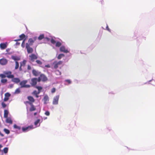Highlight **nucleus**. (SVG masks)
Segmentation results:
<instances>
[{
    "mask_svg": "<svg viewBox=\"0 0 155 155\" xmlns=\"http://www.w3.org/2000/svg\"><path fill=\"white\" fill-rule=\"evenodd\" d=\"M27 38V36H26L24 34H22L20 35V41L23 40V41H25Z\"/></svg>",
    "mask_w": 155,
    "mask_h": 155,
    "instance_id": "15",
    "label": "nucleus"
},
{
    "mask_svg": "<svg viewBox=\"0 0 155 155\" xmlns=\"http://www.w3.org/2000/svg\"><path fill=\"white\" fill-rule=\"evenodd\" d=\"M28 99L32 103L35 102V99L33 98V97L31 96H29L28 97Z\"/></svg>",
    "mask_w": 155,
    "mask_h": 155,
    "instance_id": "21",
    "label": "nucleus"
},
{
    "mask_svg": "<svg viewBox=\"0 0 155 155\" xmlns=\"http://www.w3.org/2000/svg\"><path fill=\"white\" fill-rule=\"evenodd\" d=\"M6 118V121L7 123L12 124V119L9 117Z\"/></svg>",
    "mask_w": 155,
    "mask_h": 155,
    "instance_id": "18",
    "label": "nucleus"
},
{
    "mask_svg": "<svg viewBox=\"0 0 155 155\" xmlns=\"http://www.w3.org/2000/svg\"><path fill=\"white\" fill-rule=\"evenodd\" d=\"M45 67L46 68H50L51 66L49 64H48L47 65H45Z\"/></svg>",
    "mask_w": 155,
    "mask_h": 155,
    "instance_id": "47",
    "label": "nucleus"
},
{
    "mask_svg": "<svg viewBox=\"0 0 155 155\" xmlns=\"http://www.w3.org/2000/svg\"><path fill=\"white\" fill-rule=\"evenodd\" d=\"M36 62L37 64L40 65H41L42 64V62L41 61L38 60H36Z\"/></svg>",
    "mask_w": 155,
    "mask_h": 155,
    "instance_id": "31",
    "label": "nucleus"
},
{
    "mask_svg": "<svg viewBox=\"0 0 155 155\" xmlns=\"http://www.w3.org/2000/svg\"><path fill=\"white\" fill-rule=\"evenodd\" d=\"M19 93V88H18V89H17L15 91V92L14 94H18Z\"/></svg>",
    "mask_w": 155,
    "mask_h": 155,
    "instance_id": "36",
    "label": "nucleus"
},
{
    "mask_svg": "<svg viewBox=\"0 0 155 155\" xmlns=\"http://www.w3.org/2000/svg\"><path fill=\"white\" fill-rule=\"evenodd\" d=\"M26 60H24L23 61L20 63V71L21 70V66H24L26 64Z\"/></svg>",
    "mask_w": 155,
    "mask_h": 155,
    "instance_id": "20",
    "label": "nucleus"
},
{
    "mask_svg": "<svg viewBox=\"0 0 155 155\" xmlns=\"http://www.w3.org/2000/svg\"><path fill=\"white\" fill-rule=\"evenodd\" d=\"M44 38V34L41 35L38 38L39 40H40Z\"/></svg>",
    "mask_w": 155,
    "mask_h": 155,
    "instance_id": "24",
    "label": "nucleus"
},
{
    "mask_svg": "<svg viewBox=\"0 0 155 155\" xmlns=\"http://www.w3.org/2000/svg\"><path fill=\"white\" fill-rule=\"evenodd\" d=\"M14 128L15 129H19V127L16 124H15L13 126Z\"/></svg>",
    "mask_w": 155,
    "mask_h": 155,
    "instance_id": "45",
    "label": "nucleus"
},
{
    "mask_svg": "<svg viewBox=\"0 0 155 155\" xmlns=\"http://www.w3.org/2000/svg\"><path fill=\"white\" fill-rule=\"evenodd\" d=\"M40 121V119H38L37 120H36L34 123V124L35 125H37L38 123H39Z\"/></svg>",
    "mask_w": 155,
    "mask_h": 155,
    "instance_id": "35",
    "label": "nucleus"
},
{
    "mask_svg": "<svg viewBox=\"0 0 155 155\" xmlns=\"http://www.w3.org/2000/svg\"><path fill=\"white\" fill-rule=\"evenodd\" d=\"M40 93V91H34L32 93V94L34 95L36 94H38Z\"/></svg>",
    "mask_w": 155,
    "mask_h": 155,
    "instance_id": "30",
    "label": "nucleus"
},
{
    "mask_svg": "<svg viewBox=\"0 0 155 155\" xmlns=\"http://www.w3.org/2000/svg\"><path fill=\"white\" fill-rule=\"evenodd\" d=\"M62 63L63 61H59L58 62L55 61L53 63L54 68L55 69H57L58 68V65L62 64Z\"/></svg>",
    "mask_w": 155,
    "mask_h": 155,
    "instance_id": "6",
    "label": "nucleus"
},
{
    "mask_svg": "<svg viewBox=\"0 0 155 155\" xmlns=\"http://www.w3.org/2000/svg\"><path fill=\"white\" fill-rule=\"evenodd\" d=\"M0 77H1L2 78H4L6 77V75L5 74H0Z\"/></svg>",
    "mask_w": 155,
    "mask_h": 155,
    "instance_id": "40",
    "label": "nucleus"
},
{
    "mask_svg": "<svg viewBox=\"0 0 155 155\" xmlns=\"http://www.w3.org/2000/svg\"><path fill=\"white\" fill-rule=\"evenodd\" d=\"M11 58L15 61H18L19 60V58L18 57L15 56H12Z\"/></svg>",
    "mask_w": 155,
    "mask_h": 155,
    "instance_id": "22",
    "label": "nucleus"
},
{
    "mask_svg": "<svg viewBox=\"0 0 155 155\" xmlns=\"http://www.w3.org/2000/svg\"><path fill=\"white\" fill-rule=\"evenodd\" d=\"M41 81V80L40 77L39 76L38 79H37V81L38 82H40Z\"/></svg>",
    "mask_w": 155,
    "mask_h": 155,
    "instance_id": "46",
    "label": "nucleus"
},
{
    "mask_svg": "<svg viewBox=\"0 0 155 155\" xmlns=\"http://www.w3.org/2000/svg\"><path fill=\"white\" fill-rule=\"evenodd\" d=\"M14 41H19V39H18L17 40H14Z\"/></svg>",
    "mask_w": 155,
    "mask_h": 155,
    "instance_id": "52",
    "label": "nucleus"
},
{
    "mask_svg": "<svg viewBox=\"0 0 155 155\" xmlns=\"http://www.w3.org/2000/svg\"><path fill=\"white\" fill-rule=\"evenodd\" d=\"M55 44V46L56 47H59L61 45V43L59 41L56 42Z\"/></svg>",
    "mask_w": 155,
    "mask_h": 155,
    "instance_id": "25",
    "label": "nucleus"
},
{
    "mask_svg": "<svg viewBox=\"0 0 155 155\" xmlns=\"http://www.w3.org/2000/svg\"><path fill=\"white\" fill-rule=\"evenodd\" d=\"M5 97L4 99V101H6L9 99V97L11 96V94L7 92L5 94Z\"/></svg>",
    "mask_w": 155,
    "mask_h": 155,
    "instance_id": "12",
    "label": "nucleus"
},
{
    "mask_svg": "<svg viewBox=\"0 0 155 155\" xmlns=\"http://www.w3.org/2000/svg\"><path fill=\"white\" fill-rule=\"evenodd\" d=\"M37 39L36 37H34L33 38H30L28 39V44H29V45L31 46L33 45L34 41L36 40Z\"/></svg>",
    "mask_w": 155,
    "mask_h": 155,
    "instance_id": "8",
    "label": "nucleus"
},
{
    "mask_svg": "<svg viewBox=\"0 0 155 155\" xmlns=\"http://www.w3.org/2000/svg\"><path fill=\"white\" fill-rule=\"evenodd\" d=\"M59 97V95H57L54 97L52 102V104H53L57 105L58 104Z\"/></svg>",
    "mask_w": 155,
    "mask_h": 155,
    "instance_id": "5",
    "label": "nucleus"
},
{
    "mask_svg": "<svg viewBox=\"0 0 155 155\" xmlns=\"http://www.w3.org/2000/svg\"><path fill=\"white\" fill-rule=\"evenodd\" d=\"M25 41H23L21 43V46L23 48H24L25 47Z\"/></svg>",
    "mask_w": 155,
    "mask_h": 155,
    "instance_id": "41",
    "label": "nucleus"
},
{
    "mask_svg": "<svg viewBox=\"0 0 155 155\" xmlns=\"http://www.w3.org/2000/svg\"><path fill=\"white\" fill-rule=\"evenodd\" d=\"M12 81L16 83L19 82V79L18 78H14L12 79Z\"/></svg>",
    "mask_w": 155,
    "mask_h": 155,
    "instance_id": "26",
    "label": "nucleus"
},
{
    "mask_svg": "<svg viewBox=\"0 0 155 155\" xmlns=\"http://www.w3.org/2000/svg\"><path fill=\"white\" fill-rule=\"evenodd\" d=\"M8 62V60L5 58H2L0 59V64L2 65L6 64Z\"/></svg>",
    "mask_w": 155,
    "mask_h": 155,
    "instance_id": "11",
    "label": "nucleus"
},
{
    "mask_svg": "<svg viewBox=\"0 0 155 155\" xmlns=\"http://www.w3.org/2000/svg\"><path fill=\"white\" fill-rule=\"evenodd\" d=\"M8 149L7 147H5L3 149V151L5 153H6L8 152Z\"/></svg>",
    "mask_w": 155,
    "mask_h": 155,
    "instance_id": "33",
    "label": "nucleus"
},
{
    "mask_svg": "<svg viewBox=\"0 0 155 155\" xmlns=\"http://www.w3.org/2000/svg\"><path fill=\"white\" fill-rule=\"evenodd\" d=\"M19 45V43H18V42H16V44H15V45Z\"/></svg>",
    "mask_w": 155,
    "mask_h": 155,
    "instance_id": "51",
    "label": "nucleus"
},
{
    "mask_svg": "<svg viewBox=\"0 0 155 155\" xmlns=\"http://www.w3.org/2000/svg\"><path fill=\"white\" fill-rule=\"evenodd\" d=\"M45 38L47 40V41H49L50 40V38H47V37Z\"/></svg>",
    "mask_w": 155,
    "mask_h": 155,
    "instance_id": "50",
    "label": "nucleus"
},
{
    "mask_svg": "<svg viewBox=\"0 0 155 155\" xmlns=\"http://www.w3.org/2000/svg\"><path fill=\"white\" fill-rule=\"evenodd\" d=\"M65 81L68 82V84H71V81L70 80H66Z\"/></svg>",
    "mask_w": 155,
    "mask_h": 155,
    "instance_id": "44",
    "label": "nucleus"
},
{
    "mask_svg": "<svg viewBox=\"0 0 155 155\" xmlns=\"http://www.w3.org/2000/svg\"><path fill=\"white\" fill-rule=\"evenodd\" d=\"M0 135H1L2 137H3V136H4V135H3V134H2V133H0Z\"/></svg>",
    "mask_w": 155,
    "mask_h": 155,
    "instance_id": "54",
    "label": "nucleus"
},
{
    "mask_svg": "<svg viewBox=\"0 0 155 155\" xmlns=\"http://www.w3.org/2000/svg\"><path fill=\"white\" fill-rule=\"evenodd\" d=\"M40 77L41 80V81L43 82H45L48 80V78L44 74H40Z\"/></svg>",
    "mask_w": 155,
    "mask_h": 155,
    "instance_id": "9",
    "label": "nucleus"
},
{
    "mask_svg": "<svg viewBox=\"0 0 155 155\" xmlns=\"http://www.w3.org/2000/svg\"><path fill=\"white\" fill-rule=\"evenodd\" d=\"M9 113V112L8 110H4V118H6L8 117V114Z\"/></svg>",
    "mask_w": 155,
    "mask_h": 155,
    "instance_id": "19",
    "label": "nucleus"
},
{
    "mask_svg": "<svg viewBox=\"0 0 155 155\" xmlns=\"http://www.w3.org/2000/svg\"><path fill=\"white\" fill-rule=\"evenodd\" d=\"M64 54H60L58 55V56L57 58L58 59H61L62 57H64Z\"/></svg>",
    "mask_w": 155,
    "mask_h": 155,
    "instance_id": "27",
    "label": "nucleus"
},
{
    "mask_svg": "<svg viewBox=\"0 0 155 155\" xmlns=\"http://www.w3.org/2000/svg\"><path fill=\"white\" fill-rule=\"evenodd\" d=\"M3 146L1 145L0 144V149Z\"/></svg>",
    "mask_w": 155,
    "mask_h": 155,
    "instance_id": "55",
    "label": "nucleus"
},
{
    "mask_svg": "<svg viewBox=\"0 0 155 155\" xmlns=\"http://www.w3.org/2000/svg\"><path fill=\"white\" fill-rule=\"evenodd\" d=\"M7 43H2L0 44V47L2 49H4L7 48Z\"/></svg>",
    "mask_w": 155,
    "mask_h": 155,
    "instance_id": "16",
    "label": "nucleus"
},
{
    "mask_svg": "<svg viewBox=\"0 0 155 155\" xmlns=\"http://www.w3.org/2000/svg\"><path fill=\"white\" fill-rule=\"evenodd\" d=\"M29 59L32 62L35 61V60H36L38 58L37 56L34 54H32L29 55Z\"/></svg>",
    "mask_w": 155,
    "mask_h": 155,
    "instance_id": "2",
    "label": "nucleus"
},
{
    "mask_svg": "<svg viewBox=\"0 0 155 155\" xmlns=\"http://www.w3.org/2000/svg\"><path fill=\"white\" fill-rule=\"evenodd\" d=\"M45 114L47 116H49L50 115V112L49 111H46L45 113Z\"/></svg>",
    "mask_w": 155,
    "mask_h": 155,
    "instance_id": "42",
    "label": "nucleus"
},
{
    "mask_svg": "<svg viewBox=\"0 0 155 155\" xmlns=\"http://www.w3.org/2000/svg\"><path fill=\"white\" fill-rule=\"evenodd\" d=\"M55 74L58 75H61V72L58 70H56L55 71Z\"/></svg>",
    "mask_w": 155,
    "mask_h": 155,
    "instance_id": "28",
    "label": "nucleus"
},
{
    "mask_svg": "<svg viewBox=\"0 0 155 155\" xmlns=\"http://www.w3.org/2000/svg\"><path fill=\"white\" fill-rule=\"evenodd\" d=\"M36 110V108L33 105H31V108L30 109V111H32Z\"/></svg>",
    "mask_w": 155,
    "mask_h": 155,
    "instance_id": "23",
    "label": "nucleus"
},
{
    "mask_svg": "<svg viewBox=\"0 0 155 155\" xmlns=\"http://www.w3.org/2000/svg\"><path fill=\"white\" fill-rule=\"evenodd\" d=\"M55 88L54 87L53 88L51 91V92L52 93H54L55 91Z\"/></svg>",
    "mask_w": 155,
    "mask_h": 155,
    "instance_id": "43",
    "label": "nucleus"
},
{
    "mask_svg": "<svg viewBox=\"0 0 155 155\" xmlns=\"http://www.w3.org/2000/svg\"><path fill=\"white\" fill-rule=\"evenodd\" d=\"M4 130L5 133L7 134H8L10 133L9 130L5 128L4 129Z\"/></svg>",
    "mask_w": 155,
    "mask_h": 155,
    "instance_id": "32",
    "label": "nucleus"
},
{
    "mask_svg": "<svg viewBox=\"0 0 155 155\" xmlns=\"http://www.w3.org/2000/svg\"><path fill=\"white\" fill-rule=\"evenodd\" d=\"M49 100V97L47 95H45V96L43 98L44 103L45 104H47V102Z\"/></svg>",
    "mask_w": 155,
    "mask_h": 155,
    "instance_id": "17",
    "label": "nucleus"
},
{
    "mask_svg": "<svg viewBox=\"0 0 155 155\" xmlns=\"http://www.w3.org/2000/svg\"><path fill=\"white\" fill-rule=\"evenodd\" d=\"M1 104L3 108H5L7 106L6 104L3 102Z\"/></svg>",
    "mask_w": 155,
    "mask_h": 155,
    "instance_id": "34",
    "label": "nucleus"
},
{
    "mask_svg": "<svg viewBox=\"0 0 155 155\" xmlns=\"http://www.w3.org/2000/svg\"><path fill=\"white\" fill-rule=\"evenodd\" d=\"M36 88L38 89V91H40V93L41 92V91L42 89V87L41 86H37L36 87Z\"/></svg>",
    "mask_w": 155,
    "mask_h": 155,
    "instance_id": "29",
    "label": "nucleus"
},
{
    "mask_svg": "<svg viewBox=\"0 0 155 155\" xmlns=\"http://www.w3.org/2000/svg\"><path fill=\"white\" fill-rule=\"evenodd\" d=\"M37 82V79L36 78H33L31 79V82L30 84L31 86L35 85Z\"/></svg>",
    "mask_w": 155,
    "mask_h": 155,
    "instance_id": "10",
    "label": "nucleus"
},
{
    "mask_svg": "<svg viewBox=\"0 0 155 155\" xmlns=\"http://www.w3.org/2000/svg\"><path fill=\"white\" fill-rule=\"evenodd\" d=\"M60 50L61 52L65 53H67L68 52V51L65 49V47L64 46H62L60 48Z\"/></svg>",
    "mask_w": 155,
    "mask_h": 155,
    "instance_id": "14",
    "label": "nucleus"
},
{
    "mask_svg": "<svg viewBox=\"0 0 155 155\" xmlns=\"http://www.w3.org/2000/svg\"><path fill=\"white\" fill-rule=\"evenodd\" d=\"M33 125H30L27 127H22V130L23 132H27L30 130L33 129Z\"/></svg>",
    "mask_w": 155,
    "mask_h": 155,
    "instance_id": "4",
    "label": "nucleus"
},
{
    "mask_svg": "<svg viewBox=\"0 0 155 155\" xmlns=\"http://www.w3.org/2000/svg\"><path fill=\"white\" fill-rule=\"evenodd\" d=\"M51 43L53 44H55L56 43V41L55 40H54L53 38H52L51 39Z\"/></svg>",
    "mask_w": 155,
    "mask_h": 155,
    "instance_id": "37",
    "label": "nucleus"
},
{
    "mask_svg": "<svg viewBox=\"0 0 155 155\" xmlns=\"http://www.w3.org/2000/svg\"><path fill=\"white\" fill-rule=\"evenodd\" d=\"M31 69V67L29 65L28 66V70H30Z\"/></svg>",
    "mask_w": 155,
    "mask_h": 155,
    "instance_id": "49",
    "label": "nucleus"
},
{
    "mask_svg": "<svg viewBox=\"0 0 155 155\" xmlns=\"http://www.w3.org/2000/svg\"><path fill=\"white\" fill-rule=\"evenodd\" d=\"M7 81V80L6 79H2L1 80V82L2 83H5Z\"/></svg>",
    "mask_w": 155,
    "mask_h": 155,
    "instance_id": "39",
    "label": "nucleus"
},
{
    "mask_svg": "<svg viewBox=\"0 0 155 155\" xmlns=\"http://www.w3.org/2000/svg\"><path fill=\"white\" fill-rule=\"evenodd\" d=\"M16 63V65L15 67V69H17L18 68L19 66V64L18 62L16 61H15Z\"/></svg>",
    "mask_w": 155,
    "mask_h": 155,
    "instance_id": "38",
    "label": "nucleus"
},
{
    "mask_svg": "<svg viewBox=\"0 0 155 155\" xmlns=\"http://www.w3.org/2000/svg\"><path fill=\"white\" fill-rule=\"evenodd\" d=\"M106 29L108 31L110 32V29L109 28H108V27L107 25V26L106 27Z\"/></svg>",
    "mask_w": 155,
    "mask_h": 155,
    "instance_id": "48",
    "label": "nucleus"
},
{
    "mask_svg": "<svg viewBox=\"0 0 155 155\" xmlns=\"http://www.w3.org/2000/svg\"><path fill=\"white\" fill-rule=\"evenodd\" d=\"M29 44H28V43H26V48L27 49V51L28 53H31L33 52V49L30 47Z\"/></svg>",
    "mask_w": 155,
    "mask_h": 155,
    "instance_id": "3",
    "label": "nucleus"
},
{
    "mask_svg": "<svg viewBox=\"0 0 155 155\" xmlns=\"http://www.w3.org/2000/svg\"><path fill=\"white\" fill-rule=\"evenodd\" d=\"M35 95V97L37 98H38L39 97V96L38 95V94H36V95Z\"/></svg>",
    "mask_w": 155,
    "mask_h": 155,
    "instance_id": "53",
    "label": "nucleus"
},
{
    "mask_svg": "<svg viewBox=\"0 0 155 155\" xmlns=\"http://www.w3.org/2000/svg\"><path fill=\"white\" fill-rule=\"evenodd\" d=\"M9 50V49H7L6 50V51H8Z\"/></svg>",
    "mask_w": 155,
    "mask_h": 155,
    "instance_id": "57",
    "label": "nucleus"
},
{
    "mask_svg": "<svg viewBox=\"0 0 155 155\" xmlns=\"http://www.w3.org/2000/svg\"><path fill=\"white\" fill-rule=\"evenodd\" d=\"M37 114V112H35L34 113V115L35 116L36 114Z\"/></svg>",
    "mask_w": 155,
    "mask_h": 155,
    "instance_id": "56",
    "label": "nucleus"
},
{
    "mask_svg": "<svg viewBox=\"0 0 155 155\" xmlns=\"http://www.w3.org/2000/svg\"><path fill=\"white\" fill-rule=\"evenodd\" d=\"M27 82V80H24L20 82V85L22 87L29 88L31 85L29 84H26Z\"/></svg>",
    "mask_w": 155,
    "mask_h": 155,
    "instance_id": "1",
    "label": "nucleus"
},
{
    "mask_svg": "<svg viewBox=\"0 0 155 155\" xmlns=\"http://www.w3.org/2000/svg\"><path fill=\"white\" fill-rule=\"evenodd\" d=\"M4 74L6 75L7 77L9 78H13L14 76L12 74V72L11 71H8L5 72Z\"/></svg>",
    "mask_w": 155,
    "mask_h": 155,
    "instance_id": "7",
    "label": "nucleus"
},
{
    "mask_svg": "<svg viewBox=\"0 0 155 155\" xmlns=\"http://www.w3.org/2000/svg\"><path fill=\"white\" fill-rule=\"evenodd\" d=\"M32 72L33 75L36 76H37L39 75H40V74H41L40 72L37 71L34 69L32 70Z\"/></svg>",
    "mask_w": 155,
    "mask_h": 155,
    "instance_id": "13",
    "label": "nucleus"
}]
</instances>
